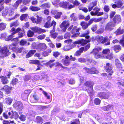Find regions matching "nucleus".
I'll return each mask as SVG.
<instances>
[{"mask_svg": "<svg viewBox=\"0 0 124 124\" xmlns=\"http://www.w3.org/2000/svg\"><path fill=\"white\" fill-rule=\"evenodd\" d=\"M112 21H110L106 25L105 30L106 31H110L114 29L113 27L116 26Z\"/></svg>", "mask_w": 124, "mask_h": 124, "instance_id": "9d476101", "label": "nucleus"}, {"mask_svg": "<svg viewBox=\"0 0 124 124\" xmlns=\"http://www.w3.org/2000/svg\"><path fill=\"white\" fill-rule=\"evenodd\" d=\"M116 13V12L114 11H112L110 12L109 15L110 19H112L113 17Z\"/></svg>", "mask_w": 124, "mask_h": 124, "instance_id": "774afa93", "label": "nucleus"}, {"mask_svg": "<svg viewBox=\"0 0 124 124\" xmlns=\"http://www.w3.org/2000/svg\"><path fill=\"white\" fill-rule=\"evenodd\" d=\"M51 21V17L50 16H48L45 20V23H44V27L46 28H48L53 26V28H54L56 25V23L54 20L52 21Z\"/></svg>", "mask_w": 124, "mask_h": 124, "instance_id": "20e7f679", "label": "nucleus"}, {"mask_svg": "<svg viewBox=\"0 0 124 124\" xmlns=\"http://www.w3.org/2000/svg\"><path fill=\"white\" fill-rule=\"evenodd\" d=\"M93 9L97 14L99 12L100 10V8L97 6H96Z\"/></svg>", "mask_w": 124, "mask_h": 124, "instance_id": "338daca9", "label": "nucleus"}, {"mask_svg": "<svg viewBox=\"0 0 124 124\" xmlns=\"http://www.w3.org/2000/svg\"><path fill=\"white\" fill-rule=\"evenodd\" d=\"M26 117L25 115L22 114L19 117V119L21 121H24L26 120Z\"/></svg>", "mask_w": 124, "mask_h": 124, "instance_id": "052dcab7", "label": "nucleus"}, {"mask_svg": "<svg viewBox=\"0 0 124 124\" xmlns=\"http://www.w3.org/2000/svg\"><path fill=\"white\" fill-rule=\"evenodd\" d=\"M110 53V51L108 48H105L103 49L102 51L101 54L102 53L104 55H107Z\"/></svg>", "mask_w": 124, "mask_h": 124, "instance_id": "ea45409f", "label": "nucleus"}, {"mask_svg": "<svg viewBox=\"0 0 124 124\" xmlns=\"http://www.w3.org/2000/svg\"><path fill=\"white\" fill-rule=\"evenodd\" d=\"M104 68L106 72L108 73V75L109 76L112 75L114 73V71L113 70V67L111 63H107L105 66Z\"/></svg>", "mask_w": 124, "mask_h": 124, "instance_id": "6e6552de", "label": "nucleus"}, {"mask_svg": "<svg viewBox=\"0 0 124 124\" xmlns=\"http://www.w3.org/2000/svg\"><path fill=\"white\" fill-rule=\"evenodd\" d=\"M80 25L83 30L86 29L88 27L89 25L86 22L82 21L80 23Z\"/></svg>", "mask_w": 124, "mask_h": 124, "instance_id": "a878e982", "label": "nucleus"}, {"mask_svg": "<svg viewBox=\"0 0 124 124\" xmlns=\"http://www.w3.org/2000/svg\"><path fill=\"white\" fill-rule=\"evenodd\" d=\"M55 27L54 28H53V29L51 30L50 31V35L52 38L55 39L58 35V33L56 32H54L55 31Z\"/></svg>", "mask_w": 124, "mask_h": 124, "instance_id": "4be33fe9", "label": "nucleus"}, {"mask_svg": "<svg viewBox=\"0 0 124 124\" xmlns=\"http://www.w3.org/2000/svg\"><path fill=\"white\" fill-rule=\"evenodd\" d=\"M110 96V93L107 91L99 92L97 95V97L101 99H108L109 98Z\"/></svg>", "mask_w": 124, "mask_h": 124, "instance_id": "0eeeda50", "label": "nucleus"}, {"mask_svg": "<svg viewBox=\"0 0 124 124\" xmlns=\"http://www.w3.org/2000/svg\"><path fill=\"white\" fill-rule=\"evenodd\" d=\"M31 76L30 75L28 74L25 75L23 78V79L25 81H26L31 79Z\"/></svg>", "mask_w": 124, "mask_h": 124, "instance_id": "37998d69", "label": "nucleus"}, {"mask_svg": "<svg viewBox=\"0 0 124 124\" xmlns=\"http://www.w3.org/2000/svg\"><path fill=\"white\" fill-rule=\"evenodd\" d=\"M115 64L116 68L118 70H120L122 68V65L120 60L116 59L115 61Z\"/></svg>", "mask_w": 124, "mask_h": 124, "instance_id": "f3484780", "label": "nucleus"}, {"mask_svg": "<svg viewBox=\"0 0 124 124\" xmlns=\"http://www.w3.org/2000/svg\"><path fill=\"white\" fill-rule=\"evenodd\" d=\"M12 88V87L9 86L8 85H4L2 88V89L4 90L6 94H8L11 93Z\"/></svg>", "mask_w": 124, "mask_h": 124, "instance_id": "2eb2a0df", "label": "nucleus"}, {"mask_svg": "<svg viewBox=\"0 0 124 124\" xmlns=\"http://www.w3.org/2000/svg\"><path fill=\"white\" fill-rule=\"evenodd\" d=\"M28 15V14L27 13L22 14L20 17V20L21 21L26 20V19H27Z\"/></svg>", "mask_w": 124, "mask_h": 124, "instance_id": "f704fd0d", "label": "nucleus"}, {"mask_svg": "<svg viewBox=\"0 0 124 124\" xmlns=\"http://www.w3.org/2000/svg\"><path fill=\"white\" fill-rule=\"evenodd\" d=\"M104 28H100L97 30L96 33L98 34H101L104 32Z\"/></svg>", "mask_w": 124, "mask_h": 124, "instance_id": "864d4df0", "label": "nucleus"}, {"mask_svg": "<svg viewBox=\"0 0 124 124\" xmlns=\"http://www.w3.org/2000/svg\"><path fill=\"white\" fill-rule=\"evenodd\" d=\"M101 100L98 98H95L94 100V102L95 104L96 105H99L101 103Z\"/></svg>", "mask_w": 124, "mask_h": 124, "instance_id": "de8ad7c7", "label": "nucleus"}, {"mask_svg": "<svg viewBox=\"0 0 124 124\" xmlns=\"http://www.w3.org/2000/svg\"><path fill=\"white\" fill-rule=\"evenodd\" d=\"M51 51L50 49H48L46 50L43 52L42 53V55L44 56L48 55L49 53H51Z\"/></svg>", "mask_w": 124, "mask_h": 124, "instance_id": "c03bdc74", "label": "nucleus"}, {"mask_svg": "<svg viewBox=\"0 0 124 124\" xmlns=\"http://www.w3.org/2000/svg\"><path fill=\"white\" fill-rule=\"evenodd\" d=\"M27 43L26 40L25 39H21L19 42V45L21 46L25 45Z\"/></svg>", "mask_w": 124, "mask_h": 124, "instance_id": "09e8293b", "label": "nucleus"}, {"mask_svg": "<svg viewBox=\"0 0 124 124\" xmlns=\"http://www.w3.org/2000/svg\"><path fill=\"white\" fill-rule=\"evenodd\" d=\"M95 40L98 44H104L105 45H109L110 44V40L108 37H104L101 35H98L96 36L95 39Z\"/></svg>", "mask_w": 124, "mask_h": 124, "instance_id": "7ed1b4c3", "label": "nucleus"}, {"mask_svg": "<svg viewBox=\"0 0 124 124\" xmlns=\"http://www.w3.org/2000/svg\"><path fill=\"white\" fill-rule=\"evenodd\" d=\"M10 54L7 46H5L0 48V58H3L8 56Z\"/></svg>", "mask_w": 124, "mask_h": 124, "instance_id": "423d86ee", "label": "nucleus"}, {"mask_svg": "<svg viewBox=\"0 0 124 124\" xmlns=\"http://www.w3.org/2000/svg\"><path fill=\"white\" fill-rule=\"evenodd\" d=\"M55 66H60L63 69L66 70L68 69L67 68L63 66L61 63H60L58 62H55Z\"/></svg>", "mask_w": 124, "mask_h": 124, "instance_id": "49530a36", "label": "nucleus"}, {"mask_svg": "<svg viewBox=\"0 0 124 124\" xmlns=\"http://www.w3.org/2000/svg\"><path fill=\"white\" fill-rule=\"evenodd\" d=\"M124 30L121 29L120 27L119 28L115 31V33L116 36L122 34L124 33Z\"/></svg>", "mask_w": 124, "mask_h": 124, "instance_id": "cd10ccee", "label": "nucleus"}, {"mask_svg": "<svg viewBox=\"0 0 124 124\" xmlns=\"http://www.w3.org/2000/svg\"><path fill=\"white\" fill-rule=\"evenodd\" d=\"M29 9L33 11H37L40 10L41 8L37 6H32L30 7Z\"/></svg>", "mask_w": 124, "mask_h": 124, "instance_id": "2f4dec72", "label": "nucleus"}, {"mask_svg": "<svg viewBox=\"0 0 124 124\" xmlns=\"http://www.w3.org/2000/svg\"><path fill=\"white\" fill-rule=\"evenodd\" d=\"M58 85L59 86H63L64 85L65 83L63 80H61L58 82Z\"/></svg>", "mask_w": 124, "mask_h": 124, "instance_id": "0e129e2a", "label": "nucleus"}, {"mask_svg": "<svg viewBox=\"0 0 124 124\" xmlns=\"http://www.w3.org/2000/svg\"><path fill=\"white\" fill-rule=\"evenodd\" d=\"M36 16V19L34 17H32L31 19V20L33 23H36L37 24H40L42 20V17L41 16H39L38 15H37Z\"/></svg>", "mask_w": 124, "mask_h": 124, "instance_id": "4468645a", "label": "nucleus"}, {"mask_svg": "<svg viewBox=\"0 0 124 124\" xmlns=\"http://www.w3.org/2000/svg\"><path fill=\"white\" fill-rule=\"evenodd\" d=\"M113 48L114 50L116 53L119 52L121 49V47L119 45H115Z\"/></svg>", "mask_w": 124, "mask_h": 124, "instance_id": "72a5a7b5", "label": "nucleus"}, {"mask_svg": "<svg viewBox=\"0 0 124 124\" xmlns=\"http://www.w3.org/2000/svg\"><path fill=\"white\" fill-rule=\"evenodd\" d=\"M70 17L72 20L74 21H76L77 20V17L75 16L74 13H72L70 15Z\"/></svg>", "mask_w": 124, "mask_h": 124, "instance_id": "5fc2aeb1", "label": "nucleus"}, {"mask_svg": "<svg viewBox=\"0 0 124 124\" xmlns=\"http://www.w3.org/2000/svg\"><path fill=\"white\" fill-rule=\"evenodd\" d=\"M47 48L46 45L44 43H40L38 46V49L40 51H43Z\"/></svg>", "mask_w": 124, "mask_h": 124, "instance_id": "5701e85b", "label": "nucleus"}, {"mask_svg": "<svg viewBox=\"0 0 124 124\" xmlns=\"http://www.w3.org/2000/svg\"><path fill=\"white\" fill-rule=\"evenodd\" d=\"M31 29L34 33H37L38 34H40L46 32L45 30L39 28L37 26L33 27Z\"/></svg>", "mask_w": 124, "mask_h": 124, "instance_id": "9b49d317", "label": "nucleus"}, {"mask_svg": "<svg viewBox=\"0 0 124 124\" xmlns=\"http://www.w3.org/2000/svg\"><path fill=\"white\" fill-rule=\"evenodd\" d=\"M73 5L70 4L69 8L71 9L74 8L75 6H78L80 3L77 0H75L72 3Z\"/></svg>", "mask_w": 124, "mask_h": 124, "instance_id": "bb28decb", "label": "nucleus"}, {"mask_svg": "<svg viewBox=\"0 0 124 124\" xmlns=\"http://www.w3.org/2000/svg\"><path fill=\"white\" fill-rule=\"evenodd\" d=\"M36 50H31L29 51L26 55L25 57L26 58H29L33 56L36 52Z\"/></svg>", "mask_w": 124, "mask_h": 124, "instance_id": "b1692460", "label": "nucleus"}, {"mask_svg": "<svg viewBox=\"0 0 124 124\" xmlns=\"http://www.w3.org/2000/svg\"><path fill=\"white\" fill-rule=\"evenodd\" d=\"M5 103L7 105H10L12 102L13 100L10 98H5Z\"/></svg>", "mask_w": 124, "mask_h": 124, "instance_id": "a19ab883", "label": "nucleus"}, {"mask_svg": "<svg viewBox=\"0 0 124 124\" xmlns=\"http://www.w3.org/2000/svg\"><path fill=\"white\" fill-rule=\"evenodd\" d=\"M70 25V22L69 20H64L62 22L60 26L63 31L65 32Z\"/></svg>", "mask_w": 124, "mask_h": 124, "instance_id": "1a4fd4ad", "label": "nucleus"}, {"mask_svg": "<svg viewBox=\"0 0 124 124\" xmlns=\"http://www.w3.org/2000/svg\"><path fill=\"white\" fill-rule=\"evenodd\" d=\"M44 121V120L41 116H37L36 117L35 122L37 124H42Z\"/></svg>", "mask_w": 124, "mask_h": 124, "instance_id": "393cba45", "label": "nucleus"}, {"mask_svg": "<svg viewBox=\"0 0 124 124\" xmlns=\"http://www.w3.org/2000/svg\"><path fill=\"white\" fill-rule=\"evenodd\" d=\"M6 24L5 23L1 22L0 23V31L4 30L6 27Z\"/></svg>", "mask_w": 124, "mask_h": 124, "instance_id": "e433bc0d", "label": "nucleus"}, {"mask_svg": "<svg viewBox=\"0 0 124 124\" xmlns=\"http://www.w3.org/2000/svg\"><path fill=\"white\" fill-rule=\"evenodd\" d=\"M62 63L63 64L66 66H68L70 63V61L69 59H62Z\"/></svg>", "mask_w": 124, "mask_h": 124, "instance_id": "7c9ffc66", "label": "nucleus"}, {"mask_svg": "<svg viewBox=\"0 0 124 124\" xmlns=\"http://www.w3.org/2000/svg\"><path fill=\"white\" fill-rule=\"evenodd\" d=\"M23 48H18L16 47V49L14 50L17 53H20L22 52L23 49Z\"/></svg>", "mask_w": 124, "mask_h": 124, "instance_id": "13d9d810", "label": "nucleus"}, {"mask_svg": "<svg viewBox=\"0 0 124 124\" xmlns=\"http://www.w3.org/2000/svg\"><path fill=\"white\" fill-rule=\"evenodd\" d=\"M116 81H117V84L118 85L124 87V79H121L119 78Z\"/></svg>", "mask_w": 124, "mask_h": 124, "instance_id": "c85d7f7f", "label": "nucleus"}, {"mask_svg": "<svg viewBox=\"0 0 124 124\" xmlns=\"http://www.w3.org/2000/svg\"><path fill=\"white\" fill-rule=\"evenodd\" d=\"M19 24L18 20H16L14 22L11 23L10 24V27H11L13 26L16 27L18 26Z\"/></svg>", "mask_w": 124, "mask_h": 124, "instance_id": "c9c22d12", "label": "nucleus"}, {"mask_svg": "<svg viewBox=\"0 0 124 124\" xmlns=\"http://www.w3.org/2000/svg\"><path fill=\"white\" fill-rule=\"evenodd\" d=\"M83 49H82L80 47L78 50L76 51L74 54V56L77 57L81 55V53L83 52Z\"/></svg>", "mask_w": 124, "mask_h": 124, "instance_id": "473e14b6", "label": "nucleus"}, {"mask_svg": "<svg viewBox=\"0 0 124 124\" xmlns=\"http://www.w3.org/2000/svg\"><path fill=\"white\" fill-rule=\"evenodd\" d=\"M18 80L16 78H13L10 84L14 86L16 85L18 82Z\"/></svg>", "mask_w": 124, "mask_h": 124, "instance_id": "58836bf2", "label": "nucleus"}, {"mask_svg": "<svg viewBox=\"0 0 124 124\" xmlns=\"http://www.w3.org/2000/svg\"><path fill=\"white\" fill-rule=\"evenodd\" d=\"M78 62L81 63H85L86 62V59L83 57H80L78 58Z\"/></svg>", "mask_w": 124, "mask_h": 124, "instance_id": "603ef678", "label": "nucleus"}, {"mask_svg": "<svg viewBox=\"0 0 124 124\" xmlns=\"http://www.w3.org/2000/svg\"><path fill=\"white\" fill-rule=\"evenodd\" d=\"M70 124H80V121L78 119H76L73 121H71Z\"/></svg>", "mask_w": 124, "mask_h": 124, "instance_id": "4d7b16f0", "label": "nucleus"}, {"mask_svg": "<svg viewBox=\"0 0 124 124\" xmlns=\"http://www.w3.org/2000/svg\"><path fill=\"white\" fill-rule=\"evenodd\" d=\"M19 29L18 28L15 32H12L10 35L8 36L6 38L5 40L8 41L10 40L11 41L12 38L14 37V35L17 33H18V32L19 30Z\"/></svg>", "mask_w": 124, "mask_h": 124, "instance_id": "aec40b11", "label": "nucleus"}, {"mask_svg": "<svg viewBox=\"0 0 124 124\" xmlns=\"http://www.w3.org/2000/svg\"><path fill=\"white\" fill-rule=\"evenodd\" d=\"M111 107L112 105H108L105 106L103 107L104 110L105 111H108L111 108Z\"/></svg>", "mask_w": 124, "mask_h": 124, "instance_id": "6e6d98bb", "label": "nucleus"}, {"mask_svg": "<svg viewBox=\"0 0 124 124\" xmlns=\"http://www.w3.org/2000/svg\"><path fill=\"white\" fill-rule=\"evenodd\" d=\"M113 57V53H111L109 54H107L106 56V58L109 60H111Z\"/></svg>", "mask_w": 124, "mask_h": 124, "instance_id": "3c124183", "label": "nucleus"}, {"mask_svg": "<svg viewBox=\"0 0 124 124\" xmlns=\"http://www.w3.org/2000/svg\"><path fill=\"white\" fill-rule=\"evenodd\" d=\"M102 50L101 46H96L93 49L91 53H93L94 55V57L95 58H99L102 57L101 52Z\"/></svg>", "mask_w": 124, "mask_h": 124, "instance_id": "39448f33", "label": "nucleus"}, {"mask_svg": "<svg viewBox=\"0 0 124 124\" xmlns=\"http://www.w3.org/2000/svg\"><path fill=\"white\" fill-rule=\"evenodd\" d=\"M62 13L61 12H58L56 13L54 16V17L56 19H59L60 18Z\"/></svg>", "mask_w": 124, "mask_h": 124, "instance_id": "a18cd8bd", "label": "nucleus"}, {"mask_svg": "<svg viewBox=\"0 0 124 124\" xmlns=\"http://www.w3.org/2000/svg\"><path fill=\"white\" fill-rule=\"evenodd\" d=\"M60 6L63 8L70 9L71 8H69L70 4L69 2L67 1L63 2H61L59 4Z\"/></svg>", "mask_w": 124, "mask_h": 124, "instance_id": "dca6fc26", "label": "nucleus"}, {"mask_svg": "<svg viewBox=\"0 0 124 124\" xmlns=\"http://www.w3.org/2000/svg\"><path fill=\"white\" fill-rule=\"evenodd\" d=\"M93 22H95L94 17L90 19L88 22L87 23L89 26L93 23Z\"/></svg>", "mask_w": 124, "mask_h": 124, "instance_id": "680f3d73", "label": "nucleus"}, {"mask_svg": "<svg viewBox=\"0 0 124 124\" xmlns=\"http://www.w3.org/2000/svg\"><path fill=\"white\" fill-rule=\"evenodd\" d=\"M55 61V60L54 59L50 60L48 62L46 63L45 65L47 66H50L52 64V63Z\"/></svg>", "mask_w": 124, "mask_h": 124, "instance_id": "69168bd1", "label": "nucleus"}, {"mask_svg": "<svg viewBox=\"0 0 124 124\" xmlns=\"http://www.w3.org/2000/svg\"><path fill=\"white\" fill-rule=\"evenodd\" d=\"M90 44H88L84 47H81V48L83 49V51L84 52L87 51L88 49L90 47Z\"/></svg>", "mask_w": 124, "mask_h": 124, "instance_id": "79ce46f5", "label": "nucleus"}, {"mask_svg": "<svg viewBox=\"0 0 124 124\" xmlns=\"http://www.w3.org/2000/svg\"><path fill=\"white\" fill-rule=\"evenodd\" d=\"M51 6V5L50 3L46 2L42 4L40 7L46 9L50 8Z\"/></svg>", "mask_w": 124, "mask_h": 124, "instance_id": "c756f323", "label": "nucleus"}, {"mask_svg": "<svg viewBox=\"0 0 124 124\" xmlns=\"http://www.w3.org/2000/svg\"><path fill=\"white\" fill-rule=\"evenodd\" d=\"M13 118H14L16 119L18 118L19 115H18L16 111H15L14 112H13Z\"/></svg>", "mask_w": 124, "mask_h": 124, "instance_id": "e2e57ef3", "label": "nucleus"}, {"mask_svg": "<svg viewBox=\"0 0 124 124\" xmlns=\"http://www.w3.org/2000/svg\"><path fill=\"white\" fill-rule=\"evenodd\" d=\"M97 26L96 24L93 25L91 28V29L93 32L96 31L97 29Z\"/></svg>", "mask_w": 124, "mask_h": 124, "instance_id": "bf43d9fd", "label": "nucleus"}, {"mask_svg": "<svg viewBox=\"0 0 124 124\" xmlns=\"http://www.w3.org/2000/svg\"><path fill=\"white\" fill-rule=\"evenodd\" d=\"M113 22L115 24H118L122 22V18L121 16L119 14L115 15L112 18Z\"/></svg>", "mask_w": 124, "mask_h": 124, "instance_id": "f8f14e48", "label": "nucleus"}, {"mask_svg": "<svg viewBox=\"0 0 124 124\" xmlns=\"http://www.w3.org/2000/svg\"><path fill=\"white\" fill-rule=\"evenodd\" d=\"M97 0H95L90 3L88 7L89 11H91L93 8L97 5Z\"/></svg>", "mask_w": 124, "mask_h": 124, "instance_id": "6ab92c4d", "label": "nucleus"}, {"mask_svg": "<svg viewBox=\"0 0 124 124\" xmlns=\"http://www.w3.org/2000/svg\"><path fill=\"white\" fill-rule=\"evenodd\" d=\"M13 107L17 110H20L23 108V104L19 101L16 102L14 104Z\"/></svg>", "mask_w": 124, "mask_h": 124, "instance_id": "a211bd4d", "label": "nucleus"}, {"mask_svg": "<svg viewBox=\"0 0 124 124\" xmlns=\"http://www.w3.org/2000/svg\"><path fill=\"white\" fill-rule=\"evenodd\" d=\"M0 78L1 82L3 85L7 84L9 83V81L6 76H1L0 77Z\"/></svg>", "mask_w": 124, "mask_h": 124, "instance_id": "412c9836", "label": "nucleus"}, {"mask_svg": "<svg viewBox=\"0 0 124 124\" xmlns=\"http://www.w3.org/2000/svg\"><path fill=\"white\" fill-rule=\"evenodd\" d=\"M84 69L86 72L92 74H96L98 72V71L97 69L95 67H92L91 68H88L86 67H85Z\"/></svg>", "mask_w": 124, "mask_h": 124, "instance_id": "ddd939ff", "label": "nucleus"}, {"mask_svg": "<svg viewBox=\"0 0 124 124\" xmlns=\"http://www.w3.org/2000/svg\"><path fill=\"white\" fill-rule=\"evenodd\" d=\"M27 36L28 37H32L34 35V32L31 30H29L27 32Z\"/></svg>", "mask_w": 124, "mask_h": 124, "instance_id": "4c0bfd02", "label": "nucleus"}, {"mask_svg": "<svg viewBox=\"0 0 124 124\" xmlns=\"http://www.w3.org/2000/svg\"><path fill=\"white\" fill-rule=\"evenodd\" d=\"M115 3H116L117 8H121L123 4L122 2L120 0L117 1V2H115Z\"/></svg>", "mask_w": 124, "mask_h": 124, "instance_id": "8fccbe9b", "label": "nucleus"}, {"mask_svg": "<svg viewBox=\"0 0 124 124\" xmlns=\"http://www.w3.org/2000/svg\"><path fill=\"white\" fill-rule=\"evenodd\" d=\"M85 32L82 33L80 36V37H85L86 39H81L77 41L73 42V44H81L82 46H84L88 43L90 42V40L88 39L90 38V36L88 35L90 33L89 30H87L85 31Z\"/></svg>", "mask_w": 124, "mask_h": 124, "instance_id": "f03ea898", "label": "nucleus"}, {"mask_svg": "<svg viewBox=\"0 0 124 124\" xmlns=\"http://www.w3.org/2000/svg\"><path fill=\"white\" fill-rule=\"evenodd\" d=\"M94 84L91 81H87L85 82L83 85L81 87L82 90L86 91L90 97H92L94 95L95 92L93 89Z\"/></svg>", "mask_w": 124, "mask_h": 124, "instance_id": "f257e3e1", "label": "nucleus"}]
</instances>
